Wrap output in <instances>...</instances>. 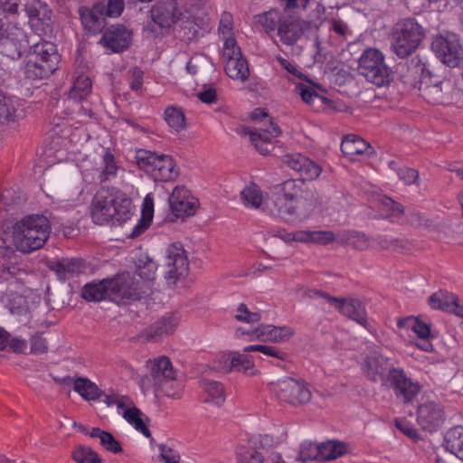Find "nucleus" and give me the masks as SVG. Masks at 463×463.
I'll use <instances>...</instances> for the list:
<instances>
[{
  "instance_id": "f257e3e1",
  "label": "nucleus",
  "mask_w": 463,
  "mask_h": 463,
  "mask_svg": "<svg viewBox=\"0 0 463 463\" xmlns=\"http://www.w3.org/2000/svg\"><path fill=\"white\" fill-rule=\"evenodd\" d=\"M298 192L295 180L284 182L270 194L250 183L241 191V201L246 208L260 210L287 222H297L308 217L302 210L303 202L298 199Z\"/></svg>"
},
{
  "instance_id": "f03ea898",
  "label": "nucleus",
  "mask_w": 463,
  "mask_h": 463,
  "mask_svg": "<svg viewBox=\"0 0 463 463\" xmlns=\"http://www.w3.org/2000/svg\"><path fill=\"white\" fill-rule=\"evenodd\" d=\"M49 220L43 215L28 216L16 222L11 230L0 231V248L6 252L16 249L31 252L40 249L50 235Z\"/></svg>"
},
{
  "instance_id": "7ed1b4c3",
  "label": "nucleus",
  "mask_w": 463,
  "mask_h": 463,
  "mask_svg": "<svg viewBox=\"0 0 463 463\" xmlns=\"http://www.w3.org/2000/svg\"><path fill=\"white\" fill-rule=\"evenodd\" d=\"M138 167L155 182H173L179 175V167L172 156L146 149H139L135 154Z\"/></svg>"
},
{
  "instance_id": "20e7f679",
  "label": "nucleus",
  "mask_w": 463,
  "mask_h": 463,
  "mask_svg": "<svg viewBox=\"0 0 463 463\" xmlns=\"http://www.w3.org/2000/svg\"><path fill=\"white\" fill-rule=\"evenodd\" d=\"M358 71L367 81L377 87L386 86L392 80V71L385 63L384 54L376 48H367L362 52Z\"/></svg>"
},
{
  "instance_id": "39448f33",
  "label": "nucleus",
  "mask_w": 463,
  "mask_h": 463,
  "mask_svg": "<svg viewBox=\"0 0 463 463\" xmlns=\"http://www.w3.org/2000/svg\"><path fill=\"white\" fill-rule=\"evenodd\" d=\"M269 391L279 400L292 405H301L311 400L307 383L301 379L284 377L269 383Z\"/></svg>"
},
{
  "instance_id": "423d86ee",
  "label": "nucleus",
  "mask_w": 463,
  "mask_h": 463,
  "mask_svg": "<svg viewBox=\"0 0 463 463\" xmlns=\"http://www.w3.org/2000/svg\"><path fill=\"white\" fill-rule=\"evenodd\" d=\"M435 56L449 67L455 68L463 63V43L454 33L437 34L430 44Z\"/></svg>"
},
{
  "instance_id": "0eeeda50",
  "label": "nucleus",
  "mask_w": 463,
  "mask_h": 463,
  "mask_svg": "<svg viewBox=\"0 0 463 463\" xmlns=\"http://www.w3.org/2000/svg\"><path fill=\"white\" fill-rule=\"evenodd\" d=\"M424 37L421 26L413 20H407L397 26L392 33V48L400 57L411 54Z\"/></svg>"
},
{
  "instance_id": "6e6552de",
  "label": "nucleus",
  "mask_w": 463,
  "mask_h": 463,
  "mask_svg": "<svg viewBox=\"0 0 463 463\" xmlns=\"http://www.w3.org/2000/svg\"><path fill=\"white\" fill-rule=\"evenodd\" d=\"M250 118L254 122L269 124L266 129L260 128L250 132V139L256 149L262 155H269L273 147V140L281 134V131L264 109L257 108L252 110Z\"/></svg>"
},
{
  "instance_id": "1a4fd4ad",
  "label": "nucleus",
  "mask_w": 463,
  "mask_h": 463,
  "mask_svg": "<svg viewBox=\"0 0 463 463\" xmlns=\"http://www.w3.org/2000/svg\"><path fill=\"white\" fill-rule=\"evenodd\" d=\"M225 72L229 78L239 82L249 79L250 69L246 59L233 37L225 39L222 49Z\"/></svg>"
},
{
  "instance_id": "9d476101",
  "label": "nucleus",
  "mask_w": 463,
  "mask_h": 463,
  "mask_svg": "<svg viewBox=\"0 0 463 463\" xmlns=\"http://www.w3.org/2000/svg\"><path fill=\"white\" fill-rule=\"evenodd\" d=\"M152 20L162 28L188 20L187 10H184L182 0H157L151 8Z\"/></svg>"
},
{
  "instance_id": "9b49d317",
  "label": "nucleus",
  "mask_w": 463,
  "mask_h": 463,
  "mask_svg": "<svg viewBox=\"0 0 463 463\" xmlns=\"http://www.w3.org/2000/svg\"><path fill=\"white\" fill-rule=\"evenodd\" d=\"M298 294L302 297H307L309 298L324 297L332 307L339 310L343 315L356 321L362 326H365L366 324V312L359 300L333 298L322 294L318 290L308 288L300 289Z\"/></svg>"
},
{
  "instance_id": "f8f14e48",
  "label": "nucleus",
  "mask_w": 463,
  "mask_h": 463,
  "mask_svg": "<svg viewBox=\"0 0 463 463\" xmlns=\"http://www.w3.org/2000/svg\"><path fill=\"white\" fill-rule=\"evenodd\" d=\"M317 29L316 23H307L293 16L285 17L279 24L278 36L282 43L293 45L314 33Z\"/></svg>"
},
{
  "instance_id": "ddd939ff",
  "label": "nucleus",
  "mask_w": 463,
  "mask_h": 463,
  "mask_svg": "<svg viewBox=\"0 0 463 463\" xmlns=\"http://www.w3.org/2000/svg\"><path fill=\"white\" fill-rule=\"evenodd\" d=\"M398 328L401 335L417 337L420 342L414 345L422 351L430 352L433 345L430 341V326L418 317H407L398 320Z\"/></svg>"
},
{
  "instance_id": "4468645a",
  "label": "nucleus",
  "mask_w": 463,
  "mask_h": 463,
  "mask_svg": "<svg viewBox=\"0 0 463 463\" xmlns=\"http://www.w3.org/2000/svg\"><path fill=\"white\" fill-rule=\"evenodd\" d=\"M169 210L177 219L194 216L198 208L199 201L184 185H176L168 199Z\"/></svg>"
},
{
  "instance_id": "2eb2a0df",
  "label": "nucleus",
  "mask_w": 463,
  "mask_h": 463,
  "mask_svg": "<svg viewBox=\"0 0 463 463\" xmlns=\"http://www.w3.org/2000/svg\"><path fill=\"white\" fill-rule=\"evenodd\" d=\"M146 369L149 373V378L143 377L140 380V385L143 391H149L161 382L166 379H173L176 373L170 359L165 355L147 360Z\"/></svg>"
},
{
  "instance_id": "dca6fc26",
  "label": "nucleus",
  "mask_w": 463,
  "mask_h": 463,
  "mask_svg": "<svg viewBox=\"0 0 463 463\" xmlns=\"http://www.w3.org/2000/svg\"><path fill=\"white\" fill-rule=\"evenodd\" d=\"M420 91L427 102L434 105L445 104L451 100L452 85L449 80H439L437 77L424 75Z\"/></svg>"
},
{
  "instance_id": "f3484780",
  "label": "nucleus",
  "mask_w": 463,
  "mask_h": 463,
  "mask_svg": "<svg viewBox=\"0 0 463 463\" xmlns=\"http://www.w3.org/2000/svg\"><path fill=\"white\" fill-rule=\"evenodd\" d=\"M115 215L116 194L114 189L102 186L92 202V220L97 224L104 225L113 221Z\"/></svg>"
},
{
  "instance_id": "a211bd4d",
  "label": "nucleus",
  "mask_w": 463,
  "mask_h": 463,
  "mask_svg": "<svg viewBox=\"0 0 463 463\" xmlns=\"http://www.w3.org/2000/svg\"><path fill=\"white\" fill-rule=\"evenodd\" d=\"M443 407L434 401L422 402L417 410V422L423 430L434 432L445 422Z\"/></svg>"
},
{
  "instance_id": "6ab92c4d",
  "label": "nucleus",
  "mask_w": 463,
  "mask_h": 463,
  "mask_svg": "<svg viewBox=\"0 0 463 463\" xmlns=\"http://www.w3.org/2000/svg\"><path fill=\"white\" fill-rule=\"evenodd\" d=\"M165 266L167 279L174 280L187 272L189 261L186 251L180 242H173L166 247L165 252Z\"/></svg>"
},
{
  "instance_id": "aec40b11",
  "label": "nucleus",
  "mask_w": 463,
  "mask_h": 463,
  "mask_svg": "<svg viewBox=\"0 0 463 463\" xmlns=\"http://www.w3.org/2000/svg\"><path fill=\"white\" fill-rule=\"evenodd\" d=\"M118 414L146 438L150 437L151 433L146 426V416L129 397L118 395Z\"/></svg>"
},
{
  "instance_id": "412c9836",
  "label": "nucleus",
  "mask_w": 463,
  "mask_h": 463,
  "mask_svg": "<svg viewBox=\"0 0 463 463\" xmlns=\"http://www.w3.org/2000/svg\"><path fill=\"white\" fill-rule=\"evenodd\" d=\"M275 236L288 244L294 241L306 244H327L337 239V236L330 231L310 230H300L294 232H288L283 229H279L275 232Z\"/></svg>"
},
{
  "instance_id": "4be33fe9",
  "label": "nucleus",
  "mask_w": 463,
  "mask_h": 463,
  "mask_svg": "<svg viewBox=\"0 0 463 463\" xmlns=\"http://www.w3.org/2000/svg\"><path fill=\"white\" fill-rule=\"evenodd\" d=\"M387 381L393 388L395 395L405 402H411L420 391V383L409 378L400 368L390 371Z\"/></svg>"
},
{
  "instance_id": "5701e85b",
  "label": "nucleus",
  "mask_w": 463,
  "mask_h": 463,
  "mask_svg": "<svg viewBox=\"0 0 463 463\" xmlns=\"http://www.w3.org/2000/svg\"><path fill=\"white\" fill-rule=\"evenodd\" d=\"M6 32L7 34H3L0 40V52L11 59L16 60L28 47L27 35L16 26L8 28Z\"/></svg>"
},
{
  "instance_id": "b1692460",
  "label": "nucleus",
  "mask_w": 463,
  "mask_h": 463,
  "mask_svg": "<svg viewBox=\"0 0 463 463\" xmlns=\"http://www.w3.org/2000/svg\"><path fill=\"white\" fill-rule=\"evenodd\" d=\"M87 301H114L116 298V279L114 277L87 283L80 292Z\"/></svg>"
},
{
  "instance_id": "393cba45",
  "label": "nucleus",
  "mask_w": 463,
  "mask_h": 463,
  "mask_svg": "<svg viewBox=\"0 0 463 463\" xmlns=\"http://www.w3.org/2000/svg\"><path fill=\"white\" fill-rule=\"evenodd\" d=\"M295 86L296 92L301 99L316 109H325L331 106V101L321 93L322 90L307 77L296 81Z\"/></svg>"
},
{
  "instance_id": "a878e982",
  "label": "nucleus",
  "mask_w": 463,
  "mask_h": 463,
  "mask_svg": "<svg viewBox=\"0 0 463 463\" xmlns=\"http://www.w3.org/2000/svg\"><path fill=\"white\" fill-rule=\"evenodd\" d=\"M138 198L137 189L130 184L121 182L118 187V222H123L131 218L135 213V202Z\"/></svg>"
},
{
  "instance_id": "bb28decb",
  "label": "nucleus",
  "mask_w": 463,
  "mask_h": 463,
  "mask_svg": "<svg viewBox=\"0 0 463 463\" xmlns=\"http://www.w3.org/2000/svg\"><path fill=\"white\" fill-rule=\"evenodd\" d=\"M40 297L33 292L27 295L14 296L9 303L10 311L18 317L21 321L27 322L33 318L32 313L40 303Z\"/></svg>"
},
{
  "instance_id": "cd10ccee",
  "label": "nucleus",
  "mask_w": 463,
  "mask_h": 463,
  "mask_svg": "<svg viewBox=\"0 0 463 463\" xmlns=\"http://www.w3.org/2000/svg\"><path fill=\"white\" fill-rule=\"evenodd\" d=\"M287 165L300 176L307 181L317 179L322 172V168L316 162L301 154H292L286 157Z\"/></svg>"
},
{
  "instance_id": "c85d7f7f",
  "label": "nucleus",
  "mask_w": 463,
  "mask_h": 463,
  "mask_svg": "<svg viewBox=\"0 0 463 463\" xmlns=\"http://www.w3.org/2000/svg\"><path fill=\"white\" fill-rule=\"evenodd\" d=\"M135 268L137 275L145 281L144 295L150 292V283L155 279L158 269L157 263L146 251L136 254Z\"/></svg>"
},
{
  "instance_id": "c756f323",
  "label": "nucleus",
  "mask_w": 463,
  "mask_h": 463,
  "mask_svg": "<svg viewBox=\"0 0 463 463\" xmlns=\"http://www.w3.org/2000/svg\"><path fill=\"white\" fill-rule=\"evenodd\" d=\"M392 365L388 359L374 353L369 356L363 364V370L373 381H387V375L392 371Z\"/></svg>"
},
{
  "instance_id": "7c9ffc66",
  "label": "nucleus",
  "mask_w": 463,
  "mask_h": 463,
  "mask_svg": "<svg viewBox=\"0 0 463 463\" xmlns=\"http://www.w3.org/2000/svg\"><path fill=\"white\" fill-rule=\"evenodd\" d=\"M155 213V198L152 193L147 194L141 204V215L128 237L137 238L143 234L151 225Z\"/></svg>"
},
{
  "instance_id": "2f4dec72",
  "label": "nucleus",
  "mask_w": 463,
  "mask_h": 463,
  "mask_svg": "<svg viewBox=\"0 0 463 463\" xmlns=\"http://www.w3.org/2000/svg\"><path fill=\"white\" fill-rule=\"evenodd\" d=\"M202 401L213 407H222L226 400V391L221 382L202 380L200 383Z\"/></svg>"
},
{
  "instance_id": "473e14b6",
  "label": "nucleus",
  "mask_w": 463,
  "mask_h": 463,
  "mask_svg": "<svg viewBox=\"0 0 463 463\" xmlns=\"http://www.w3.org/2000/svg\"><path fill=\"white\" fill-rule=\"evenodd\" d=\"M260 341L283 344L289 341L295 335V329L289 326H275L261 324Z\"/></svg>"
},
{
  "instance_id": "72a5a7b5",
  "label": "nucleus",
  "mask_w": 463,
  "mask_h": 463,
  "mask_svg": "<svg viewBox=\"0 0 463 463\" xmlns=\"http://www.w3.org/2000/svg\"><path fill=\"white\" fill-rule=\"evenodd\" d=\"M60 280H67L71 278L83 273L86 269V264L81 259L71 258L62 259L52 267Z\"/></svg>"
},
{
  "instance_id": "f704fd0d",
  "label": "nucleus",
  "mask_w": 463,
  "mask_h": 463,
  "mask_svg": "<svg viewBox=\"0 0 463 463\" xmlns=\"http://www.w3.org/2000/svg\"><path fill=\"white\" fill-rule=\"evenodd\" d=\"M28 55L42 63L49 64V66L57 69L59 55L56 46L51 42L35 43Z\"/></svg>"
},
{
  "instance_id": "c9c22d12",
  "label": "nucleus",
  "mask_w": 463,
  "mask_h": 463,
  "mask_svg": "<svg viewBox=\"0 0 463 463\" xmlns=\"http://www.w3.org/2000/svg\"><path fill=\"white\" fill-rule=\"evenodd\" d=\"M180 317L176 314H169L156 321L146 332V337L154 340L165 335L172 334L177 327Z\"/></svg>"
},
{
  "instance_id": "e433bc0d",
  "label": "nucleus",
  "mask_w": 463,
  "mask_h": 463,
  "mask_svg": "<svg viewBox=\"0 0 463 463\" xmlns=\"http://www.w3.org/2000/svg\"><path fill=\"white\" fill-rule=\"evenodd\" d=\"M443 445L448 451L463 460V427L455 426L447 430Z\"/></svg>"
},
{
  "instance_id": "4c0bfd02",
  "label": "nucleus",
  "mask_w": 463,
  "mask_h": 463,
  "mask_svg": "<svg viewBox=\"0 0 463 463\" xmlns=\"http://www.w3.org/2000/svg\"><path fill=\"white\" fill-rule=\"evenodd\" d=\"M55 70L56 69L49 66V64L42 63L30 55L26 56L24 75L30 80H43L48 78Z\"/></svg>"
},
{
  "instance_id": "58836bf2",
  "label": "nucleus",
  "mask_w": 463,
  "mask_h": 463,
  "mask_svg": "<svg viewBox=\"0 0 463 463\" xmlns=\"http://www.w3.org/2000/svg\"><path fill=\"white\" fill-rule=\"evenodd\" d=\"M25 10L33 26H36L39 22L49 21L51 18V10L46 4L39 0L27 4Z\"/></svg>"
},
{
  "instance_id": "ea45409f",
  "label": "nucleus",
  "mask_w": 463,
  "mask_h": 463,
  "mask_svg": "<svg viewBox=\"0 0 463 463\" xmlns=\"http://www.w3.org/2000/svg\"><path fill=\"white\" fill-rule=\"evenodd\" d=\"M74 391L86 401H95L103 394V392L86 377H77Z\"/></svg>"
},
{
  "instance_id": "a19ab883",
  "label": "nucleus",
  "mask_w": 463,
  "mask_h": 463,
  "mask_svg": "<svg viewBox=\"0 0 463 463\" xmlns=\"http://www.w3.org/2000/svg\"><path fill=\"white\" fill-rule=\"evenodd\" d=\"M370 149V146L364 140L355 136L345 137L341 144L342 152L351 157L368 153Z\"/></svg>"
},
{
  "instance_id": "79ce46f5",
  "label": "nucleus",
  "mask_w": 463,
  "mask_h": 463,
  "mask_svg": "<svg viewBox=\"0 0 463 463\" xmlns=\"http://www.w3.org/2000/svg\"><path fill=\"white\" fill-rule=\"evenodd\" d=\"M91 81L85 75L79 76L73 83L69 94V102H79L86 99L91 91Z\"/></svg>"
},
{
  "instance_id": "37998d69",
  "label": "nucleus",
  "mask_w": 463,
  "mask_h": 463,
  "mask_svg": "<svg viewBox=\"0 0 463 463\" xmlns=\"http://www.w3.org/2000/svg\"><path fill=\"white\" fill-rule=\"evenodd\" d=\"M456 296L447 291L439 290L433 293L428 299V304L432 309L445 312L452 310Z\"/></svg>"
},
{
  "instance_id": "c03bdc74",
  "label": "nucleus",
  "mask_w": 463,
  "mask_h": 463,
  "mask_svg": "<svg viewBox=\"0 0 463 463\" xmlns=\"http://www.w3.org/2000/svg\"><path fill=\"white\" fill-rule=\"evenodd\" d=\"M321 460H333L343 456L347 451V447L344 442L337 440H328L319 444Z\"/></svg>"
},
{
  "instance_id": "a18cd8bd",
  "label": "nucleus",
  "mask_w": 463,
  "mask_h": 463,
  "mask_svg": "<svg viewBox=\"0 0 463 463\" xmlns=\"http://www.w3.org/2000/svg\"><path fill=\"white\" fill-rule=\"evenodd\" d=\"M155 388L171 399H180L184 393V383L177 379V373L173 379H166L156 385Z\"/></svg>"
},
{
  "instance_id": "49530a36",
  "label": "nucleus",
  "mask_w": 463,
  "mask_h": 463,
  "mask_svg": "<svg viewBox=\"0 0 463 463\" xmlns=\"http://www.w3.org/2000/svg\"><path fill=\"white\" fill-rule=\"evenodd\" d=\"M18 101L13 98L6 96L0 91V122L5 123L14 121L16 118V110Z\"/></svg>"
},
{
  "instance_id": "de8ad7c7",
  "label": "nucleus",
  "mask_w": 463,
  "mask_h": 463,
  "mask_svg": "<svg viewBox=\"0 0 463 463\" xmlns=\"http://www.w3.org/2000/svg\"><path fill=\"white\" fill-rule=\"evenodd\" d=\"M233 369L250 376L258 375L260 373V371L255 366L253 357L238 352H234Z\"/></svg>"
},
{
  "instance_id": "09e8293b",
  "label": "nucleus",
  "mask_w": 463,
  "mask_h": 463,
  "mask_svg": "<svg viewBox=\"0 0 463 463\" xmlns=\"http://www.w3.org/2000/svg\"><path fill=\"white\" fill-rule=\"evenodd\" d=\"M165 119L167 125L175 132H180L185 128L184 112L177 108H167L165 111Z\"/></svg>"
},
{
  "instance_id": "8fccbe9b",
  "label": "nucleus",
  "mask_w": 463,
  "mask_h": 463,
  "mask_svg": "<svg viewBox=\"0 0 463 463\" xmlns=\"http://www.w3.org/2000/svg\"><path fill=\"white\" fill-rule=\"evenodd\" d=\"M234 352L219 353L212 361L211 368L216 372L230 373L233 369Z\"/></svg>"
},
{
  "instance_id": "3c124183",
  "label": "nucleus",
  "mask_w": 463,
  "mask_h": 463,
  "mask_svg": "<svg viewBox=\"0 0 463 463\" xmlns=\"http://www.w3.org/2000/svg\"><path fill=\"white\" fill-rule=\"evenodd\" d=\"M80 15L83 26L90 32L96 33L101 28V22L95 9L82 7L80 9Z\"/></svg>"
},
{
  "instance_id": "603ef678",
  "label": "nucleus",
  "mask_w": 463,
  "mask_h": 463,
  "mask_svg": "<svg viewBox=\"0 0 463 463\" xmlns=\"http://www.w3.org/2000/svg\"><path fill=\"white\" fill-rule=\"evenodd\" d=\"M24 270L19 268L15 262L11 261L10 260H5L2 261L0 265V278L3 280L10 281L13 279L17 280L22 279V276L24 275Z\"/></svg>"
},
{
  "instance_id": "864d4df0",
  "label": "nucleus",
  "mask_w": 463,
  "mask_h": 463,
  "mask_svg": "<svg viewBox=\"0 0 463 463\" xmlns=\"http://www.w3.org/2000/svg\"><path fill=\"white\" fill-rule=\"evenodd\" d=\"M234 317L237 321L246 324H256L261 319V316L259 312L250 310L244 303H240L237 306L234 311Z\"/></svg>"
},
{
  "instance_id": "5fc2aeb1",
  "label": "nucleus",
  "mask_w": 463,
  "mask_h": 463,
  "mask_svg": "<svg viewBox=\"0 0 463 463\" xmlns=\"http://www.w3.org/2000/svg\"><path fill=\"white\" fill-rule=\"evenodd\" d=\"M73 459L76 463H100L98 454L90 448L78 446L73 452Z\"/></svg>"
},
{
  "instance_id": "6e6d98bb",
  "label": "nucleus",
  "mask_w": 463,
  "mask_h": 463,
  "mask_svg": "<svg viewBox=\"0 0 463 463\" xmlns=\"http://www.w3.org/2000/svg\"><path fill=\"white\" fill-rule=\"evenodd\" d=\"M379 216L390 217L399 215L402 213V209L400 204L391 198L383 196L379 199Z\"/></svg>"
},
{
  "instance_id": "4d7b16f0",
  "label": "nucleus",
  "mask_w": 463,
  "mask_h": 463,
  "mask_svg": "<svg viewBox=\"0 0 463 463\" xmlns=\"http://www.w3.org/2000/svg\"><path fill=\"white\" fill-rule=\"evenodd\" d=\"M238 463H261V454L252 448L240 446L237 449Z\"/></svg>"
},
{
  "instance_id": "13d9d810",
  "label": "nucleus",
  "mask_w": 463,
  "mask_h": 463,
  "mask_svg": "<svg viewBox=\"0 0 463 463\" xmlns=\"http://www.w3.org/2000/svg\"><path fill=\"white\" fill-rule=\"evenodd\" d=\"M277 61L280 64V66L289 74L288 80L292 81L294 84H296V81H299L300 80H303L306 77L305 74L301 71V70L294 61L287 60L282 57H279Z\"/></svg>"
},
{
  "instance_id": "bf43d9fd",
  "label": "nucleus",
  "mask_w": 463,
  "mask_h": 463,
  "mask_svg": "<svg viewBox=\"0 0 463 463\" xmlns=\"http://www.w3.org/2000/svg\"><path fill=\"white\" fill-rule=\"evenodd\" d=\"M90 436L92 438H99L100 444L106 449L116 452V439L112 434L99 428H93L90 432Z\"/></svg>"
},
{
  "instance_id": "052dcab7",
  "label": "nucleus",
  "mask_w": 463,
  "mask_h": 463,
  "mask_svg": "<svg viewBox=\"0 0 463 463\" xmlns=\"http://www.w3.org/2000/svg\"><path fill=\"white\" fill-rule=\"evenodd\" d=\"M299 459L302 462H307L309 460H321L320 446L311 442H304L301 445Z\"/></svg>"
},
{
  "instance_id": "680f3d73",
  "label": "nucleus",
  "mask_w": 463,
  "mask_h": 463,
  "mask_svg": "<svg viewBox=\"0 0 463 463\" xmlns=\"http://www.w3.org/2000/svg\"><path fill=\"white\" fill-rule=\"evenodd\" d=\"M261 325L254 328H245L243 326H239L234 331V337L236 339L253 342V341H260V331Z\"/></svg>"
},
{
  "instance_id": "e2e57ef3",
  "label": "nucleus",
  "mask_w": 463,
  "mask_h": 463,
  "mask_svg": "<svg viewBox=\"0 0 463 463\" xmlns=\"http://www.w3.org/2000/svg\"><path fill=\"white\" fill-rule=\"evenodd\" d=\"M158 458L164 463H179L181 456L179 452L165 444L157 445Z\"/></svg>"
},
{
  "instance_id": "0e129e2a",
  "label": "nucleus",
  "mask_w": 463,
  "mask_h": 463,
  "mask_svg": "<svg viewBox=\"0 0 463 463\" xmlns=\"http://www.w3.org/2000/svg\"><path fill=\"white\" fill-rule=\"evenodd\" d=\"M99 43L108 54L116 52V29L113 25L103 32Z\"/></svg>"
},
{
  "instance_id": "69168bd1",
  "label": "nucleus",
  "mask_w": 463,
  "mask_h": 463,
  "mask_svg": "<svg viewBox=\"0 0 463 463\" xmlns=\"http://www.w3.org/2000/svg\"><path fill=\"white\" fill-rule=\"evenodd\" d=\"M104 167L100 175L101 182L104 183L116 175V162L114 156L107 152L103 156Z\"/></svg>"
},
{
  "instance_id": "338daca9",
  "label": "nucleus",
  "mask_w": 463,
  "mask_h": 463,
  "mask_svg": "<svg viewBox=\"0 0 463 463\" xmlns=\"http://www.w3.org/2000/svg\"><path fill=\"white\" fill-rule=\"evenodd\" d=\"M93 8L98 14L99 20L102 19L105 21L107 18L114 16L116 13V0H109L107 4L98 3Z\"/></svg>"
},
{
  "instance_id": "774afa93",
  "label": "nucleus",
  "mask_w": 463,
  "mask_h": 463,
  "mask_svg": "<svg viewBox=\"0 0 463 463\" xmlns=\"http://www.w3.org/2000/svg\"><path fill=\"white\" fill-rule=\"evenodd\" d=\"M279 18L276 11H269L257 17V23L261 25L266 31L274 29L277 20Z\"/></svg>"
}]
</instances>
